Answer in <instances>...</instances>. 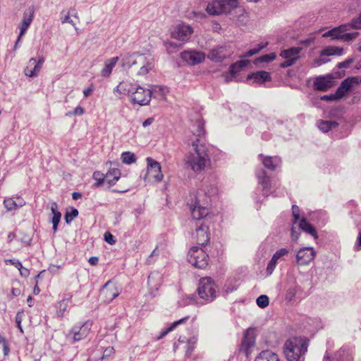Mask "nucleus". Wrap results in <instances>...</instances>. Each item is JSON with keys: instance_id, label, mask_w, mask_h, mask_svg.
Listing matches in <instances>:
<instances>
[{"instance_id": "obj_16", "label": "nucleus", "mask_w": 361, "mask_h": 361, "mask_svg": "<svg viewBox=\"0 0 361 361\" xmlns=\"http://www.w3.org/2000/svg\"><path fill=\"white\" fill-rule=\"evenodd\" d=\"M348 27L349 25H341L335 27L324 33L323 37H331L333 39H343L344 40L352 39L355 37L354 34L346 32Z\"/></svg>"}, {"instance_id": "obj_19", "label": "nucleus", "mask_w": 361, "mask_h": 361, "mask_svg": "<svg viewBox=\"0 0 361 361\" xmlns=\"http://www.w3.org/2000/svg\"><path fill=\"white\" fill-rule=\"evenodd\" d=\"M315 254L314 250L312 247L302 248L296 255L297 262L301 265L307 264L314 259Z\"/></svg>"}, {"instance_id": "obj_10", "label": "nucleus", "mask_w": 361, "mask_h": 361, "mask_svg": "<svg viewBox=\"0 0 361 361\" xmlns=\"http://www.w3.org/2000/svg\"><path fill=\"white\" fill-rule=\"evenodd\" d=\"M180 58L188 65L195 66L202 63L206 58V54L194 49L185 50L181 52Z\"/></svg>"}, {"instance_id": "obj_27", "label": "nucleus", "mask_w": 361, "mask_h": 361, "mask_svg": "<svg viewBox=\"0 0 361 361\" xmlns=\"http://www.w3.org/2000/svg\"><path fill=\"white\" fill-rule=\"evenodd\" d=\"M25 204V200L21 197L13 198H6L4 200V205L8 212H11L22 207Z\"/></svg>"}, {"instance_id": "obj_1", "label": "nucleus", "mask_w": 361, "mask_h": 361, "mask_svg": "<svg viewBox=\"0 0 361 361\" xmlns=\"http://www.w3.org/2000/svg\"><path fill=\"white\" fill-rule=\"evenodd\" d=\"M192 133L198 137L191 145L193 151L189 152L185 157L187 166L195 173H200L210 164V158L204 145L200 143V138L205 135L204 123L202 119H197L193 124Z\"/></svg>"}, {"instance_id": "obj_25", "label": "nucleus", "mask_w": 361, "mask_h": 361, "mask_svg": "<svg viewBox=\"0 0 361 361\" xmlns=\"http://www.w3.org/2000/svg\"><path fill=\"white\" fill-rule=\"evenodd\" d=\"M134 89L135 86L132 83L122 81L114 89V94L118 97L126 94L130 96Z\"/></svg>"}, {"instance_id": "obj_9", "label": "nucleus", "mask_w": 361, "mask_h": 361, "mask_svg": "<svg viewBox=\"0 0 361 361\" xmlns=\"http://www.w3.org/2000/svg\"><path fill=\"white\" fill-rule=\"evenodd\" d=\"M130 97L132 102L134 104H137L140 106L147 105L151 101L152 91L141 86H137L135 87Z\"/></svg>"}, {"instance_id": "obj_4", "label": "nucleus", "mask_w": 361, "mask_h": 361, "mask_svg": "<svg viewBox=\"0 0 361 361\" xmlns=\"http://www.w3.org/2000/svg\"><path fill=\"white\" fill-rule=\"evenodd\" d=\"M208 255L203 250L202 247H192L188 252V260L195 267L204 269L208 264Z\"/></svg>"}, {"instance_id": "obj_41", "label": "nucleus", "mask_w": 361, "mask_h": 361, "mask_svg": "<svg viewBox=\"0 0 361 361\" xmlns=\"http://www.w3.org/2000/svg\"><path fill=\"white\" fill-rule=\"evenodd\" d=\"M336 126H338V123L335 121H321L318 124L319 128L324 133L329 131Z\"/></svg>"}, {"instance_id": "obj_39", "label": "nucleus", "mask_w": 361, "mask_h": 361, "mask_svg": "<svg viewBox=\"0 0 361 361\" xmlns=\"http://www.w3.org/2000/svg\"><path fill=\"white\" fill-rule=\"evenodd\" d=\"M161 283V276L159 272H152L148 276V285L153 289H158Z\"/></svg>"}, {"instance_id": "obj_14", "label": "nucleus", "mask_w": 361, "mask_h": 361, "mask_svg": "<svg viewBox=\"0 0 361 361\" xmlns=\"http://www.w3.org/2000/svg\"><path fill=\"white\" fill-rule=\"evenodd\" d=\"M301 49L299 47H292L287 50H284L281 53V56L286 59V61L281 64L282 68H286L292 66L295 61L299 58V54Z\"/></svg>"}, {"instance_id": "obj_44", "label": "nucleus", "mask_w": 361, "mask_h": 361, "mask_svg": "<svg viewBox=\"0 0 361 361\" xmlns=\"http://www.w3.org/2000/svg\"><path fill=\"white\" fill-rule=\"evenodd\" d=\"M249 63L248 60H241L235 63L230 67V72L233 74L239 71L242 68L245 67Z\"/></svg>"}, {"instance_id": "obj_28", "label": "nucleus", "mask_w": 361, "mask_h": 361, "mask_svg": "<svg viewBox=\"0 0 361 361\" xmlns=\"http://www.w3.org/2000/svg\"><path fill=\"white\" fill-rule=\"evenodd\" d=\"M118 60L119 57L118 56L106 59L104 62V66L100 72L101 75L104 78L109 77Z\"/></svg>"}, {"instance_id": "obj_12", "label": "nucleus", "mask_w": 361, "mask_h": 361, "mask_svg": "<svg viewBox=\"0 0 361 361\" xmlns=\"http://www.w3.org/2000/svg\"><path fill=\"white\" fill-rule=\"evenodd\" d=\"M92 322L90 320L86 321L81 326H75L71 329L68 336H72L74 341H79L87 336L90 334L92 326Z\"/></svg>"}, {"instance_id": "obj_6", "label": "nucleus", "mask_w": 361, "mask_h": 361, "mask_svg": "<svg viewBox=\"0 0 361 361\" xmlns=\"http://www.w3.org/2000/svg\"><path fill=\"white\" fill-rule=\"evenodd\" d=\"M193 32V27L183 22L174 25L171 29V37L183 42H188Z\"/></svg>"}, {"instance_id": "obj_63", "label": "nucleus", "mask_w": 361, "mask_h": 361, "mask_svg": "<svg viewBox=\"0 0 361 361\" xmlns=\"http://www.w3.org/2000/svg\"><path fill=\"white\" fill-rule=\"evenodd\" d=\"M11 294L13 296L16 297L20 294V290L16 288H12Z\"/></svg>"}, {"instance_id": "obj_34", "label": "nucleus", "mask_w": 361, "mask_h": 361, "mask_svg": "<svg viewBox=\"0 0 361 361\" xmlns=\"http://www.w3.org/2000/svg\"><path fill=\"white\" fill-rule=\"evenodd\" d=\"M255 361H281L278 354L270 350H263L255 357Z\"/></svg>"}, {"instance_id": "obj_15", "label": "nucleus", "mask_w": 361, "mask_h": 361, "mask_svg": "<svg viewBox=\"0 0 361 361\" xmlns=\"http://www.w3.org/2000/svg\"><path fill=\"white\" fill-rule=\"evenodd\" d=\"M208 230V226L202 224L197 227L195 232L192 235L198 245L203 247L209 243V233Z\"/></svg>"}, {"instance_id": "obj_22", "label": "nucleus", "mask_w": 361, "mask_h": 361, "mask_svg": "<svg viewBox=\"0 0 361 361\" xmlns=\"http://www.w3.org/2000/svg\"><path fill=\"white\" fill-rule=\"evenodd\" d=\"M34 18V10L31 8L23 13L22 21L19 25L20 37H22L26 32Z\"/></svg>"}, {"instance_id": "obj_54", "label": "nucleus", "mask_w": 361, "mask_h": 361, "mask_svg": "<svg viewBox=\"0 0 361 361\" xmlns=\"http://www.w3.org/2000/svg\"><path fill=\"white\" fill-rule=\"evenodd\" d=\"M85 113L84 109L80 106H78L74 109V110L72 112H68L67 115H73V116H81Z\"/></svg>"}, {"instance_id": "obj_45", "label": "nucleus", "mask_w": 361, "mask_h": 361, "mask_svg": "<svg viewBox=\"0 0 361 361\" xmlns=\"http://www.w3.org/2000/svg\"><path fill=\"white\" fill-rule=\"evenodd\" d=\"M276 57V55L275 53H271L269 54H264L260 57H258L255 59V63H268L271 61H274Z\"/></svg>"}, {"instance_id": "obj_37", "label": "nucleus", "mask_w": 361, "mask_h": 361, "mask_svg": "<svg viewBox=\"0 0 361 361\" xmlns=\"http://www.w3.org/2000/svg\"><path fill=\"white\" fill-rule=\"evenodd\" d=\"M189 319V317H185L179 320H177L174 322H173L169 327L163 329L161 332L159 336H158V339L163 338L166 334H168L169 332L174 330L178 325L183 324L186 322V321Z\"/></svg>"}, {"instance_id": "obj_21", "label": "nucleus", "mask_w": 361, "mask_h": 361, "mask_svg": "<svg viewBox=\"0 0 361 361\" xmlns=\"http://www.w3.org/2000/svg\"><path fill=\"white\" fill-rule=\"evenodd\" d=\"M73 294L70 292L64 293V298L56 304L58 317H63L71 303Z\"/></svg>"}, {"instance_id": "obj_49", "label": "nucleus", "mask_w": 361, "mask_h": 361, "mask_svg": "<svg viewBox=\"0 0 361 361\" xmlns=\"http://www.w3.org/2000/svg\"><path fill=\"white\" fill-rule=\"evenodd\" d=\"M0 345L2 346L3 348V350H4V354L5 355H8L9 352H10V349H9V347L8 345V343H7V341L5 338H4L3 336H1V335L0 334Z\"/></svg>"}, {"instance_id": "obj_56", "label": "nucleus", "mask_w": 361, "mask_h": 361, "mask_svg": "<svg viewBox=\"0 0 361 361\" xmlns=\"http://www.w3.org/2000/svg\"><path fill=\"white\" fill-rule=\"evenodd\" d=\"M94 90V85L92 83L90 86L83 90V95L85 98L90 97Z\"/></svg>"}, {"instance_id": "obj_61", "label": "nucleus", "mask_w": 361, "mask_h": 361, "mask_svg": "<svg viewBox=\"0 0 361 361\" xmlns=\"http://www.w3.org/2000/svg\"><path fill=\"white\" fill-rule=\"evenodd\" d=\"M154 121V118H153V117L148 118L142 123V126L144 128H146V127L150 126L152 123H153Z\"/></svg>"}, {"instance_id": "obj_29", "label": "nucleus", "mask_w": 361, "mask_h": 361, "mask_svg": "<svg viewBox=\"0 0 361 361\" xmlns=\"http://www.w3.org/2000/svg\"><path fill=\"white\" fill-rule=\"evenodd\" d=\"M41 68L36 64V59L35 58H31L27 63V66L24 69V73L26 76L30 78L37 77Z\"/></svg>"}, {"instance_id": "obj_26", "label": "nucleus", "mask_w": 361, "mask_h": 361, "mask_svg": "<svg viewBox=\"0 0 361 361\" xmlns=\"http://www.w3.org/2000/svg\"><path fill=\"white\" fill-rule=\"evenodd\" d=\"M207 58L216 63L221 62L226 58V49L223 46L215 47L210 50Z\"/></svg>"}, {"instance_id": "obj_55", "label": "nucleus", "mask_w": 361, "mask_h": 361, "mask_svg": "<svg viewBox=\"0 0 361 361\" xmlns=\"http://www.w3.org/2000/svg\"><path fill=\"white\" fill-rule=\"evenodd\" d=\"M104 240L110 245H114L116 243L114 235L109 232H106L104 233Z\"/></svg>"}, {"instance_id": "obj_30", "label": "nucleus", "mask_w": 361, "mask_h": 361, "mask_svg": "<svg viewBox=\"0 0 361 361\" xmlns=\"http://www.w3.org/2000/svg\"><path fill=\"white\" fill-rule=\"evenodd\" d=\"M50 209L53 215L51 219V222L53 224V231L55 233L58 229V226L61 221V213L59 211L58 204L55 202H52L51 203Z\"/></svg>"}, {"instance_id": "obj_33", "label": "nucleus", "mask_w": 361, "mask_h": 361, "mask_svg": "<svg viewBox=\"0 0 361 361\" xmlns=\"http://www.w3.org/2000/svg\"><path fill=\"white\" fill-rule=\"evenodd\" d=\"M73 16L78 20V13L75 11V9L73 8L71 9L68 11H63L60 13V18L61 23H70L73 26H74L75 29L77 30V27L75 26V23L73 22V20L71 18V17Z\"/></svg>"}, {"instance_id": "obj_11", "label": "nucleus", "mask_w": 361, "mask_h": 361, "mask_svg": "<svg viewBox=\"0 0 361 361\" xmlns=\"http://www.w3.org/2000/svg\"><path fill=\"white\" fill-rule=\"evenodd\" d=\"M227 16L233 20L246 18L247 16L243 6L238 5V0H227Z\"/></svg>"}, {"instance_id": "obj_7", "label": "nucleus", "mask_w": 361, "mask_h": 361, "mask_svg": "<svg viewBox=\"0 0 361 361\" xmlns=\"http://www.w3.org/2000/svg\"><path fill=\"white\" fill-rule=\"evenodd\" d=\"M146 162L147 173L145 176V180H152L157 183L161 182L163 180L164 175L160 163L152 157H147Z\"/></svg>"}, {"instance_id": "obj_53", "label": "nucleus", "mask_w": 361, "mask_h": 361, "mask_svg": "<svg viewBox=\"0 0 361 361\" xmlns=\"http://www.w3.org/2000/svg\"><path fill=\"white\" fill-rule=\"evenodd\" d=\"M288 250L286 248H282L278 250L272 257V258L275 259L278 262V260L282 257L288 255Z\"/></svg>"}, {"instance_id": "obj_20", "label": "nucleus", "mask_w": 361, "mask_h": 361, "mask_svg": "<svg viewBox=\"0 0 361 361\" xmlns=\"http://www.w3.org/2000/svg\"><path fill=\"white\" fill-rule=\"evenodd\" d=\"M335 85L331 75L317 78L314 81V88L319 91L325 92Z\"/></svg>"}, {"instance_id": "obj_24", "label": "nucleus", "mask_w": 361, "mask_h": 361, "mask_svg": "<svg viewBox=\"0 0 361 361\" xmlns=\"http://www.w3.org/2000/svg\"><path fill=\"white\" fill-rule=\"evenodd\" d=\"M259 158L262 161L264 167L271 171L275 170L281 161L280 157L277 156L270 157L264 156L262 154H260L259 155Z\"/></svg>"}, {"instance_id": "obj_38", "label": "nucleus", "mask_w": 361, "mask_h": 361, "mask_svg": "<svg viewBox=\"0 0 361 361\" xmlns=\"http://www.w3.org/2000/svg\"><path fill=\"white\" fill-rule=\"evenodd\" d=\"M121 171L118 169H110L105 175V180L110 185H114L119 179Z\"/></svg>"}, {"instance_id": "obj_32", "label": "nucleus", "mask_w": 361, "mask_h": 361, "mask_svg": "<svg viewBox=\"0 0 361 361\" xmlns=\"http://www.w3.org/2000/svg\"><path fill=\"white\" fill-rule=\"evenodd\" d=\"M248 80H253L254 82L257 84H262L266 81H269L271 80V76L269 73L262 71H257L255 73L249 75L247 77Z\"/></svg>"}, {"instance_id": "obj_51", "label": "nucleus", "mask_w": 361, "mask_h": 361, "mask_svg": "<svg viewBox=\"0 0 361 361\" xmlns=\"http://www.w3.org/2000/svg\"><path fill=\"white\" fill-rule=\"evenodd\" d=\"M205 14L202 12L192 11L190 13L188 18L190 19L202 20L205 18Z\"/></svg>"}, {"instance_id": "obj_2", "label": "nucleus", "mask_w": 361, "mask_h": 361, "mask_svg": "<svg viewBox=\"0 0 361 361\" xmlns=\"http://www.w3.org/2000/svg\"><path fill=\"white\" fill-rule=\"evenodd\" d=\"M121 64L124 68L130 69L136 76L140 77L153 70L154 59L149 54L127 53L121 56Z\"/></svg>"}, {"instance_id": "obj_43", "label": "nucleus", "mask_w": 361, "mask_h": 361, "mask_svg": "<svg viewBox=\"0 0 361 361\" xmlns=\"http://www.w3.org/2000/svg\"><path fill=\"white\" fill-rule=\"evenodd\" d=\"M343 54V49L337 47H330L324 49L322 51V55L331 56V55H341Z\"/></svg>"}, {"instance_id": "obj_36", "label": "nucleus", "mask_w": 361, "mask_h": 361, "mask_svg": "<svg viewBox=\"0 0 361 361\" xmlns=\"http://www.w3.org/2000/svg\"><path fill=\"white\" fill-rule=\"evenodd\" d=\"M189 319V317H185L179 320H177L174 322H173L169 327L163 329L161 332L159 336H158V339L163 338L166 334H168L169 332L174 330L178 325L183 324L186 322V321Z\"/></svg>"}, {"instance_id": "obj_5", "label": "nucleus", "mask_w": 361, "mask_h": 361, "mask_svg": "<svg viewBox=\"0 0 361 361\" xmlns=\"http://www.w3.org/2000/svg\"><path fill=\"white\" fill-rule=\"evenodd\" d=\"M198 295L206 302L212 301L216 293V286L209 277L203 278L200 281L197 288Z\"/></svg>"}, {"instance_id": "obj_50", "label": "nucleus", "mask_w": 361, "mask_h": 361, "mask_svg": "<svg viewBox=\"0 0 361 361\" xmlns=\"http://www.w3.org/2000/svg\"><path fill=\"white\" fill-rule=\"evenodd\" d=\"M267 44H268L267 42L262 43V44H259L257 48H254V49L249 50L247 51L246 56H252V55L258 53L261 49L266 47L267 46Z\"/></svg>"}, {"instance_id": "obj_35", "label": "nucleus", "mask_w": 361, "mask_h": 361, "mask_svg": "<svg viewBox=\"0 0 361 361\" xmlns=\"http://www.w3.org/2000/svg\"><path fill=\"white\" fill-rule=\"evenodd\" d=\"M299 227L305 233L312 235L314 239L318 238L317 231L316 228L311 224H310L306 219L302 218L300 220L299 223Z\"/></svg>"}, {"instance_id": "obj_40", "label": "nucleus", "mask_w": 361, "mask_h": 361, "mask_svg": "<svg viewBox=\"0 0 361 361\" xmlns=\"http://www.w3.org/2000/svg\"><path fill=\"white\" fill-rule=\"evenodd\" d=\"M259 183L262 186L263 190L271 188V179L264 170H262L257 176Z\"/></svg>"}, {"instance_id": "obj_46", "label": "nucleus", "mask_w": 361, "mask_h": 361, "mask_svg": "<svg viewBox=\"0 0 361 361\" xmlns=\"http://www.w3.org/2000/svg\"><path fill=\"white\" fill-rule=\"evenodd\" d=\"M269 298L265 295H262L257 299V304L261 308H264L269 305Z\"/></svg>"}, {"instance_id": "obj_62", "label": "nucleus", "mask_w": 361, "mask_h": 361, "mask_svg": "<svg viewBox=\"0 0 361 361\" xmlns=\"http://www.w3.org/2000/svg\"><path fill=\"white\" fill-rule=\"evenodd\" d=\"M298 209V207L296 206L293 207V215L294 217L293 223H296L299 220V214L296 213V210Z\"/></svg>"}, {"instance_id": "obj_57", "label": "nucleus", "mask_w": 361, "mask_h": 361, "mask_svg": "<svg viewBox=\"0 0 361 361\" xmlns=\"http://www.w3.org/2000/svg\"><path fill=\"white\" fill-rule=\"evenodd\" d=\"M6 264H10L11 265H13L17 269L22 268V263L20 261L14 259H10L6 260Z\"/></svg>"}, {"instance_id": "obj_17", "label": "nucleus", "mask_w": 361, "mask_h": 361, "mask_svg": "<svg viewBox=\"0 0 361 361\" xmlns=\"http://www.w3.org/2000/svg\"><path fill=\"white\" fill-rule=\"evenodd\" d=\"M361 82V78L359 77L348 78L342 82L340 87L338 88L336 95L338 98L344 96L351 87L354 85H358Z\"/></svg>"}, {"instance_id": "obj_52", "label": "nucleus", "mask_w": 361, "mask_h": 361, "mask_svg": "<svg viewBox=\"0 0 361 361\" xmlns=\"http://www.w3.org/2000/svg\"><path fill=\"white\" fill-rule=\"evenodd\" d=\"M277 264V261L275 260V259L271 258L270 262H269L267 267V274L271 275L274 270L276 265Z\"/></svg>"}, {"instance_id": "obj_60", "label": "nucleus", "mask_w": 361, "mask_h": 361, "mask_svg": "<svg viewBox=\"0 0 361 361\" xmlns=\"http://www.w3.org/2000/svg\"><path fill=\"white\" fill-rule=\"evenodd\" d=\"M18 269L19 270L20 274L22 276L27 277L30 274V271L27 268L23 267V266L22 268H19Z\"/></svg>"}, {"instance_id": "obj_64", "label": "nucleus", "mask_w": 361, "mask_h": 361, "mask_svg": "<svg viewBox=\"0 0 361 361\" xmlns=\"http://www.w3.org/2000/svg\"><path fill=\"white\" fill-rule=\"evenodd\" d=\"M355 249L357 250H361V231L360 232L358 238H357V244L355 246Z\"/></svg>"}, {"instance_id": "obj_13", "label": "nucleus", "mask_w": 361, "mask_h": 361, "mask_svg": "<svg viewBox=\"0 0 361 361\" xmlns=\"http://www.w3.org/2000/svg\"><path fill=\"white\" fill-rule=\"evenodd\" d=\"M114 348L112 346H108L106 348L102 346H97L90 354L89 360L90 361H102L106 357L114 354Z\"/></svg>"}, {"instance_id": "obj_23", "label": "nucleus", "mask_w": 361, "mask_h": 361, "mask_svg": "<svg viewBox=\"0 0 361 361\" xmlns=\"http://www.w3.org/2000/svg\"><path fill=\"white\" fill-rule=\"evenodd\" d=\"M226 8V0H214L206 8L209 15L218 16L223 13Z\"/></svg>"}, {"instance_id": "obj_59", "label": "nucleus", "mask_w": 361, "mask_h": 361, "mask_svg": "<svg viewBox=\"0 0 361 361\" xmlns=\"http://www.w3.org/2000/svg\"><path fill=\"white\" fill-rule=\"evenodd\" d=\"M352 27L355 29L361 28V15L356 20H353Z\"/></svg>"}, {"instance_id": "obj_3", "label": "nucleus", "mask_w": 361, "mask_h": 361, "mask_svg": "<svg viewBox=\"0 0 361 361\" xmlns=\"http://www.w3.org/2000/svg\"><path fill=\"white\" fill-rule=\"evenodd\" d=\"M308 341L303 337H291L284 343L283 351L287 361H301L307 351Z\"/></svg>"}, {"instance_id": "obj_47", "label": "nucleus", "mask_w": 361, "mask_h": 361, "mask_svg": "<svg viewBox=\"0 0 361 361\" xmlns=\"http://www.w3.org/2000/svg\"><path fill=\"white\" fill-rule=\"evenodd\" d=\"M78 211L75 208H72L71 212H68L65 214V219L66 223L69 224L70 222H71L74 218L78 216Z\"/></svg>"}, {"instance_id": "obj_58", "label": "nucleus", "mask_w": 361, "mask_h": 361, "mask_svg": "<svg viewBox=\"0 0 361 361\" xmlns=\"http://www.w3.org/2000/svg\"><path fill=\"white\" fill-rule=\"evenodd\" d=\"M295 294H296V289L291 288L287 291L286 298L288 300H291L295 297Z\"/></svg>"}, {"instance_id": "obj_8", "label": "nucleus", "mask_w": 361, "mask_h": 361, "mask_svg": "<svg viewBox=\"0 0 361 361\" xmlns=\"http://www.w3.org/2000/svg\"><path fill=\"white\" fill-rule=\"evenodd\" d=\"M256 331L253 328L247 329L244 333L240 344V352H243L248 357L256 345Z\"/></svg>"}, {"instance_id": "obj_31", "label": "nucleus", "mask_w": 361, "mask_h": 361, "mask_svg": "<svg viewBox=\"0 0 361 361\" xmlns=\"http://www.w3.org/2000/svg\"><path fill=\"white\" fill-rule=\"evenodd\" d=\"M191 215L194 219L200 220L205 217L208 214V209L205 207H201L199 202H195L194 206L191 207Z\"/></svg>"}, {"instance_id": "obj_18", "label": "nucleus", "mask_w": 361, "mask_h": 361, "mask_svg": "<svg viewBox=\"0 0 361 361\" xmlns=\"http://www.w3.org/2000/svg\"><path fill=\"white\" fill-rule=\"evenodd\" d=\"M119 294L118 290L114 284L111 281L106 282L100 290V295L104 298L105 302H110Z\"/></svg>"}, {"instance_id": "obj_48", "label": "nucleus", "mask_w": 361, "mask_h": 361, "mask_svg": "<svg viewBox=\"0 0 361 361\" xmlns=\"http://www.w3.org/2000/svg\"><path fill=\"white\" fill-rule=\"evenodd\" d=\"M93 178L95 180H97L95 184L97 186L100 185L102 183L106 181L105 176H104V175L99 171H96L93 173Z\"/></svg>"}, {"instance_id": "obj_42", "label": "nucleus", "mask_w": 361, "mask_h": 361, "mask_svg": "<svg viewBox=\"0 0 361 361\" xmlns=\"http://www.w3.org/2000/svg\"><path fill=\"white\" fill-rule=\"evenodd\" d=\"M121 159L123 163L126 164H131L137 161L135 154L130 152H123L121 154Z\"/></svg>"}]
</instances>
